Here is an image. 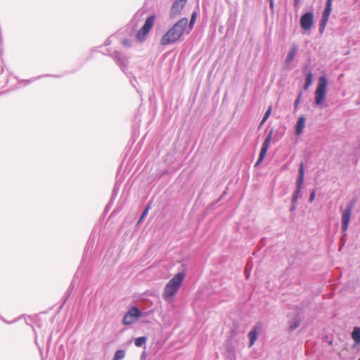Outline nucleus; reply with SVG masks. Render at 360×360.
<instances>
[{"label":"nucleus","mask_w":360,"mask_h":360,"mask_svg":"<svg viewBox=\"0 0 360 360\" xmlns=\"http://www.w3.org/2000/svg\"><path fill=\"white\" fill-rule=\"evenodd\" d=\"M188 24V19L183 18L178 20L161 38L160 44L163 46L178 41L184 34Z\"/></svg>","instance_id":"obj_1"},{"label":"nucleus","mask_w":360,"mask_h":360,"mask_svg":"<svg viewBox=\"0 0 360 360\" xmlns=\"http://www.w3.org/2000/svg\"><path fill=\"white\" fill-rule=\"evenodd\" d=\"M184 278V274L179 272L167 282L162 293V297L165 300H170L176 293Z\"/></svg>","instance_id":"obj_2"},{"label":"nucleus","mask_w":360,"mask_h":360,"mask_svg":"<svg viewBox=\"0 0 360 360\" xmlns=\"http://www.w3.org/2000/svg\"><path fill=\"white\" fill-rule=\"evenodd\" d=\"M155 20V15H152L146 19L143 25L138 31L136 35V37L139 41L142 42L146 39L148 34L150 32L154 25Z\"/></svg>","instance_id":"obj_3"},{"label":"nucleus","mask_w":360,"mask_h":360,"mask_svg":"<svg viewBox=\"0 0 360 360\" xmlns=\"http://www.w3.org/2000/svg\"><path fill=\"white\" fill-rule=\"evenodd\" d=\"M328 81L326 77H321L319 79L318 86L315 91V103L317 105H321L325 100L326 86Z\"/></svg>","instance_id":"obj_4"},{"label":"nucleus","mask_w":360,"mask_h":360,"mask_svg":"<svg viewBox=\"0 0 360 360\" xmlns=\"http://www.w3.org/2000/svg\"><path fill=\"white\" fill-rule=\"evenodd\" d=\"M142 316L141 311L136 307H131L124 315L122 323L125 326L136 323Z\"/></svg>","instance_id":"obj_5"},{"label":"nucleus","mask_w":360,"mask_h":360,"mask_svg":"<svg viewBox=\"0 0 360 360\" xmlns=\"http://www.w3.org/2000/svg\"><path fill=\"white\" fill-rule=\"evenodd\" d=\"M354 202H350L347 206L345 210L343 212L342 214V231H346L349 226V223L350 221L352 212L354 208Z\"/></svg>","instance_id":"obj_6"},{"label":"nucleus","mask_w":360,"mask_h":360,"mask_svg":"<svg viewBox=\"0 0 360 360\" xmlns=\"http://www.w3.org/2000/svg\"><path fill=\"white\" fill-rule=\"evenodd\" d=\"M314 25V14L307 12L303 14L300 18V26L304 30H309Z\"/></svg>","instance_id":"obj_7"},{"label":"nucleus","mask_w":360,"mask_h":360,"mask_svg":"<svg viewBox=\"0 0 360 360\" xmlns=\"http://www.w3.org/2000/svg\"><path fill=\"white\" fill-rule=\"evenodd\" d=\"M271 139H272V131H271L268 134V136L266 137L264 141L263 142V144H262L260 153H259V158L256 163V165H258L259 164H260L264 159V158L266 155V152L269 148L270 143L271 141Z\"/></svg>","instance_id":"obj_8"},{"label":"nucleus","mask_w":360,"mask_h":360,"mask_svg":"<svg viewBox=\"0 0 360 360\" xmlns=\"http://www.w3.org/2000/svg\"><path fill=\"white\" fill-rule=\"evenodd\" d=\"M261 329L262 323H257L253 329L249 332L248 338L250 339V347H251L255 344V342L256 341L258 336V333L261 330Z\"/></svg>","instance_id":"obj_9"},{"label":"nucleus","mask_w":360,"mask_h":360,"mask_svg":"<svg viewBox=\"0 0 360 360\" xmlns=\"http://www.w3.org/2000/svg\"><path fill=\"white\" fill-rule=\"evenodd\" d=\"M185 4L174 1L173 3L170 11H169V16L172 18H176L178 15L180 14L181 11H182Z\"/></svg>","instance_id":"obj_10"},{"label":"nucleus","mask_w":360,"mask_h":360,"mask_svg":"<svg viewBox=\"0 0 360 360\" xmlns=\"http://www.w3.org/2000/svg\"><path fill=\"white\" fill-rule=\"evenodd\" d=\"M305 117L304 116H300L297 122L295 132L296 134L300 136L302 134L304 128L305 127Z\"/></svg>","instance_id":"obj_11"},{"label":"nucleus","mask_w":360,"mask_h":360,"mask_svg":"<svg viewBox=\"0 0 360 360\" xmlns=\"http://www.w3.org/2000/svg\"><path fill=\"white\" fill-rule=\"evenodd\" d=\"M304 164L303 162H301L299 168V176L297 177L296 180V188L301 189L302 188V184L303 183L304 180Z\"/></svg>","instance_id":"obj_12"},{"label":"nucleus","mask_w":360,"mask_h":360,"mask_svg":"<svg viewBox=\"0 0 360 360\" xmlns=\"http://www.w3.org/2000/svg\"><path fill=\"white\" fill-rule=\"evenodd\" d=\"M298 51V46L296 44H293L291 47V49L290 51H289L287 57H286V59H285V63L289 64L290 63L292 62L295 55L297 54Z\"/></svg>","instance_id":"obj_13"},{"label":"nucleus","mask_w":360,"mask_h":360,"mask_svg":"<svg viewBox=\"0 0 360 360\" xmlns=\"http://www.w3.org/2000/svg\"><path fill=\"white\" fill-rule=\"evenodd\" d=\"M352 338L355 342L356 345H359L360 343V328L354 327V330L352 333Z\"/></svg>","instance_id":"obj_14"},{"label":"nucleus","mask_w":360,"mask_h":360,"mask_svg":"<svg viewBox=\"0 0 360 360\" xmlns=\"http://www.w3.org/2000/svg\"><path fill=\"white\" fill-rule=\"evenodd\" d=\"M332 3L333 0H327L326 8L323 13V16L328 17L332 11Z\"/></svg>","instance_id":"obj_15"},{"label":"nucleus","mask_w":360,"mask_h":360,"mask_svg":"<svg viewBox=\"0 0 360 360\" xmlns=\"http://www.w3.org/2000/svg\"><path fill=\"white\" fill-rule=\"evenodd\" d=\"M312 77V73L310 71L307 72V73L306 74V82L304 84L305 89H307V88L311 84Z\"/></svg>","instance_id":"obj_16"},{"label":"nucleus","mask_w":360,"mask_h":360,"mask_svg":"<svg viewBox=\"0 0 360 360\" xmlns=\"http://www.w3.org/2000/svg\"><path fill=\"white\" fill-rule=\"evenodd\" d=\"M147 341V338L145 337V336H142V337H139L137 338L135 341H134V344L136 347H141L143 344H145Z\"/></svg>","instance_id":"obj_17"},{"label":"nucleus","mask_w":360,"mask_h":360,"mask_svg":"<svg viewBox=\"0 0 360 360\" xmlns=\"http://www.w3.org/2000/svg\"><path fill=\"white\" fill-rule=\"evenodd\" d=\"M125 356V352L124 350L119 349L117 350L114 354L113 360H122V359Z\"/></svg>","instance_id":"obj_18"},{"label":"nucleus","mask_w":360,"mask_h":360,"mask_svg":"<svg viewBox=\"0 0 360 360\" xmlns=\"http://www.w3.org/2000/svg\"><path fill=\"white\" fill-rule=\"evenodd\" d=\"M328 19L329 18L328 17H326V16H323L322 15V18H321V20L320 21V24H319V27H320V31L322 32L324 30L326 25H327V22L328 21Z\"/></svg>","instance_id":"obj_19"},{"label":"nucleus","mask_w":360,"mask_h":360,"mask_svg":"<svg viewBox=\"0 0 360 360\" xmlns=\"http://www.w3.org/2000/svg\"><path fill=\"white\" fill-rule=\"evenodd\" d=\"M301 189L296 188L295 191L294 192L292 195V201L293 203H295L298 199L299 194L300 193Z\"/></svg>","instance_id":"obj_20"},{"label":"nucleus","mask_w":360,"mask_h":360,"mask_svg":"<svg viewBox=\"0 0 360 360\" xmlns=\"http://www.w3.org/2000/svg\"><path fill=\"white\" fill-rule=\"evenodd\" d=\"M271 107L270 106L269 108V109L267 110V111L266 112L262 122H261V124H263L266 120L269 118V115H271Z\"/></svg>","instance_id":"obj_21"},{"label":"nucleus","mask_w":360,"mask_h":360,"mask_svg":"<svg viewBox=\"0 0 360 360\" xmlns=\"http://www.w3.org/2000/svg\"><path fill=\"white\" fill-rule=\"evenodd\" d=\"M195 19H196V13L194 12L192 15H191V20H190V22H189V27L190 29L191 30L193 27V25L195 23Z\"/></svg>","instance_id":"obj_22"},{"label":"nucleus","mask_w":360,"mask_h":360,"mask_svg":"<svg viewBox=\"0 0 360 360\" xmlns=\"http://www.w3.org/2000/svg\"><path fill=\"white\" fill-rule=\"evenodd\" d=\"M301 97H302V94L300 93L298 96V97L297 98V99L295 101V103H294V105H295V110H296L298 108V105L300 103V100H301Z\"/></svg>","instance_id":"obj_23"},{"label":"nucleus","mask_w":360,"mask_h":360,"mask_svg":"<svg viewBox=\"0 0 360 360\" xmlns=\"http://www.w3.org/2000/svg\"><path fill=\"white\" fill-rule=\"evenodd\" d=\"M149 207H150V205H148L147 206V207L145 209V210L143 212L140 219H139V222H140L147 214L148 212V210H149Z\"/></svg>","instance_id":"obj_24"},{"label":"nucleus","mask_w":360,"mask_h":360,"mask_svg":"<svg viewBox=\"0 0 360 360\" xmlns=\"http://www.w3.org/2000/svg\"><path fill=\"white\" fill-rule=\"evenodd\" d=\"M122 44L123 46H131V43L130 41L128 40V39H124L122 41Z\"/></svg>","instance_id":"obj_25"},{"label":"nucleus","mask_w":360,"mask_h":360,"mask_svg":"<svg viewBox=\"0 0 360 360\" xmlns=\"http://www.w3.org/2000/svg\"><path fill=\"white\" fill-rule=\"evenodd\" d=\"M315 191H313L311 193V195H310V197H309V201L311 202H313L314 198H315Z\"/></svg>","instance_id":"obj_26"},{"label":"nucleus","mask_w":360,"mask_h":360,"mask_svg":"<svg viewBox=\"0 0 360 360\" xmlns=\"http://www.w3.org/2000/svg\"><path fill=\"white\" fill-rule=\"evenodd\" d=\"M299 326H300V322L297 321L292 326H291V328L295 329V328H297Z\"/></svg>","instance_id":"obj_27"},{"label":"nucleus","mask_w":360,"mask_h":360,"mask_svg":"<svg viewBox=\"0 0 360 360\" xmlns=\"http://www.w3.org/2000/svg\"><path fill=\"white\" fill-rule=\"evenodd\" d=\"M299 4H300V0H295V5L296 6H299Z\"/></svg>","instance_id":"obj_28"},{"label":"nucleus","mask_w":360,"mask_h":360,"mask_svg":"<svg viewBox=\"0 0 360 360\" xmlns=\"http://www.w3.org/2000/svg\"><path fill=\"white\" fill-rule=\"evenodd\" d=\"M270 7H271V8H273V7H274V2H273V0H270Z\"/></svg>","instance_id":"obj_29"}]
</instances>
